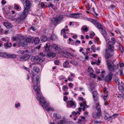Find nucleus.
<instances>
[{"mask_svg": "<svg viewBox=\"0 0 124 124\" xmlns=\"http://www.w3.org/2000/svg\"><path fill=\"white\" fill-rule=\"evenodd\" d=\"M24 51H23L20 50L18 51V53L23 54L24 53Z\"/></svg>", "mask_w": 124, "mask_h": 124, "instance_id": "58", "label": "nucleus"}, {"mask_svg": "<svg viewBox=\"0 0 124 124\" xmlns=\"http://www.w3.org/2000/svg\"><path fill=\"white\" fill-rule=\"evenodd\" d=\"M112 73L110 72L108 74L105 78V80L107 82L110 81L112 79Z\"/></svg>", "mask_w": 124, "mask_h": 124, "instance_id": "12", "label": "nucleus"}, {"mask_svg": "<svg viewBox=\"0 0 124 124\" xmlns=\"http://www.w3.org/2000/svg\"><path fill=\"white\" fill-rule=\"evenodd\" d=\"M43 50L44 51L46 52H48L50 51L49 46L48 45V43L46 44V45L43 48Z\"/></svg>", "mask_w": 124, "mask_h": 124, "instance_id": "17", "label": "nucleus"}, {"mask_svg": "<svg viewBox=\"0 0 124 124\" xmlns=\"http://www.w3.org/2000/svg\"><path fill=\"white\" fill-rule=\"evenodd\" d=\"M40 78V77L39 76L36 77V79L37 81L36 85L34 86L33 88L36 92L37 96L36 98L37 100L39 101V104L42 105L43 108H46V110L49 111L52 109L51 107H49V104L45 101L44 98L42 96L40 92V88L39 86Z\"/></svg>", "mask_w": 124, "mask_h": 124, "instance_id": "1", "label": "nucleus"}, {"mask_svg": "<svg viewBox=\"0 0 124 124\" xmlns=\"http://www.w3.org/2000/svg\"><path fill=\"white\" fill-rule=\"evenodd\" d=\"M81 14L80 13L76 14H71L70 15V16L71 17L77 18H79V15H81Z\"/></svg>", "mask_w": 124, "mask_h": 124, "instance_id": "13", "label": "nucleus"}, {"mask_svg": "<svg viewBox=\"0 0 124 124\" xmlns=\"http://www.w3.org/2000/svg\"><path fill=\"white\" fill-rule=\"evenodd\" d=\"M31 41V39L30 38H27L25 41V42H26L27 43H28L30 42Z\"/></svg>", "mask_w": 124, "mask_h": 124, "instance_id": "40", "label": "nucleus"}, {"mask_svg": "<svg viewBox=\"0 0 124 124\" xmlns=\"http://www.w3.org/2000/svg\"><path fill=\"white\" fill-rule=\"evenodd\" d=\"M119 48L120 51L122 52L123 53L124 50L122 46L120 43L119 44Z\"/></svg>", "mask_w": 124, "mask_h": 124, "instance_id": "31", "label": "nucleus"}, {"mask_svg": "<svg viewBox=\"0 0 124 124\" xmlns=\"http://www.w3.org/2000/svg\"><path fill=\"white\" fill-rule=\"evenodd\" d=\"M73 86V85L71 83H70L69 84V86L70 87H71Z\"/></svg>", "mask_w": 124, "mask_h": 124, "instance_id": "60", "label": "nucleus"}, {"mask_svg": "<svg viewBox=\"0 0 124 124\" xmlns=\"http://www.w3.org/2000/svg\"><path fill=\"white\" fill-rule=\"evenodd\" d=\"M54 6V5L52 3H51L50 2L49 3V4L48 5V7L51 6L52 8H53V7Z\"/></svg>", "mask_w": 124, "mask_h": 124, "instance_id": "51", "label": "nucleus"}, {"mask_svg": "<svg viewBox=\"0 0 124 124\" xmlns=\"http://www.w3.org/2000/svg\"><path fill=\"white\" fill-rule=\"evenodd\" d=\"M54 63L56 65H58L60 63L59 61V60H56L55 61Z\"/></svg>", "mask_w": 124, "mask_h": 124, "instance_id": "42", "label": "nucleus"}, {"mask_svg": "<svg viewBox=\"0 0 124 124\" xmlns=\"http://www.w3.org/2000/svg\"><path fill=\"white\" fill-rule=\"evenodd\" d=\"M82 121L81 119H80L79 120V121L76 124H85L84 123H82Z\"/></svg>", "mask_w": 124, "mask_h": 124, "instance_id": "47", "label": "nucleus"}, {"mask_svg": "<svg viewBox=\"0 0 124 124\" xmlns=\"http://www.w3.org/2000/svg\"><path fill=\"white\" fill-rule=\"evenodd\" d=\"M54 117L56 119H59L61 118V116L59 114L56 113H54Z\"/></svg>", "mask_w": 124, "mask_h": 124, "instance_id": "21", "label": "nucleus"}, {"mask_svg": "<svg viewBox=\"0 0 124 124\" xmlns=\"http://www.w3.org/2000/svg\"><path fill=\"white\" fill-rule=\"evenodd\" d=\"M30 57V55L27 54H25L23 55L20 58V59L22 61L26 60L29 58Z\"/></svg>", "mask_w": 124, "mask_h": 124, "instance_id": "10", "label": "nucleus"}, {"mask_svg": "<svg viewBox=\"0 0 124 124\" xmlns=\"http://www.w3.org/2000/svg\"><path fill=\"white\" fill-rule=\"evenodd\" d=\"M47 55L49 57H54L55 56L56 54L54 53L51 52L48 53Z\"/></svg>", "mask_w": 124, "mask_h": 124, "instance_id": "27", "label": "nucleus"}, {"mask_svg": "<svg viewBox=\"0 0 124 124\" xmlns=\"http://www.w3.org/2000/svg\"><path fill=\"white\" fill-rule=\"evenodd\" d=\"M40 57L41 58H42L43 59H44L43 57H44L45 56V55L44 54L42 53H40L39 54Z\"/></svg>", "mask_w": 124, "mask_h": 124, "instance_id": "37", "label": "nucleus"}, {"mask_svg": "<svg viewBox=\"0 0 124 124\" xmlns=\"http://www.w3.org/2000/svg\"><path fill=\"white\" fill-rule=\"evenodd\" d=\"M120 66L121 67L124 66V63H122L120 64Z\"/></svg>", "mask_w": 124, "mask_h": 124, "instance_id": "64", "label": "nucleus"}, {"mask_svg": "<svg viewBox=\"0 0 124 124\" xmlns=\"http://www.w3.org/2000/svg\"><path fill=\"white\" fill-rule=\"evenodd\" d=\"M70 63L73 65L76 66L78 65V63L76 62L73 60H71L70 61Z\"/></svg>", "mask_w": 124, "mask_h": 124, "instance_id": "30", "label": "nucleus"}, {"mask_svg": "<svg viewBox=\"0 0 124 124\" xmlns=\"http://www.w3.org/2000/svg\"><path fill=\"white\" fill-rule=\"evenodd\" d=\"M82 28V30L84 32H87L88 31V28L87 27L85 26H83Z\"/></svg>", "mask_w": 124, "mask_h": 124, "instance_id": "34", "label": "nucleus"}, {"mask_svg": "<svg viewBox=\"0 0 124 124\" xmlns=\"http://www.w3.org/2000/svg\"><path fill=\"white\" fill-rule=\"evenodd\" d=\"M102 122L101 121H98L96 120L94 121V123L95 124H100Z\"/></svg>", "mask_w": 124, "mask_h": 124, "instance_id": "46", "label": "nucleus"}, {"mask_svg": "<svg viewBox=\"0 0 124 124\" xmlns=\"http://www.w3.org/2000/svg\"><path fill=\"white\" fill-rule=\"evenodd\" d=\"M14 8L16 9H19V7L16 5H15L14 6Z\"/></svg>", "mask_w": 124, "mask_h": 124, "instance_id": "53", "label": "nucleus"}, {"mask_svg": "<svg viewBox=\"0 0 124 124\" xmlns=\"http://www.w3.org/2000/svg\"><path fill=\"white\" fill-rule=\"evenodd\" d=\"M12 43H9L8 42L4 44V46L6 49L11 47V46Z\"/></svg>", "mask_w": 124, "mask_h": 124, "instance_id": "23", "label": "nucleus"}, {"mask_svg": "<svg viewBox=\"0 0 124 124\" xmlns=\"http://www.w3.org/2000/svg\"><path fill=\"white\" fill-rule=\"evenodd\" d=\"M103 91L105 93H108V92L107 91L106 88L105 87H104L103 89Z\"/></svg>", "mask_w": 124, "mask_h": 124, "instance_id": "56", "label": "nucleus"}, {"mask_svg": "<svg viewBox=\"0 0 124 124\" xmlns=\"http://www.w3.org/2000/svg\"><path fill=\"white\" fill-rule=\"evenodd\" d=\"M8 23L4 22V25L7 28H9V26H8Z\"/></svg>", "mask_w": 124, "mask_h": 124, "instance_id": "48", "label": "nucleus"}, {"mask_svg": "<svg viewBox=\"0 0 124 124\" xmlns=\"http://www.w3.org/2000/svg\"><path fill=\"white\" fill-rule=\"evenodd\" d=\"M66 31V30L65 29H63L61 30V34H62V33H65V31Z\"/></svg>", "mask_w": 124, "mask_h": 124, "instance_id": "50", "label": "nucleus"}, {"mask_svg": "<svg viewBox=\"0 0 124 124\" xmlns=\"http://www.w3.org/2000/svg\"><path fill=\"white\" fill-rule=\"evenodd\" d=\"M17 35V38L18 40L23 39H24V37L21 35L18 34Z\"/></svg>", "mask_w": 124, "mask_h": 124, "instance_id": "29", "label": "nucleus"}, {"mask_svg": "<svg viewBox=\"0 0 124 124\" xmlns=\"http://www.w3.org/2000/svg\"><path fill=\"white\" fill-rule=\"evenodd\" d=\"M112 41H109L108 44V48L106 49L105 54V57L106 58H109L113 56L114 54V45L115 43L114 38L111 39Z\"/></svg>", "mask_w": 124, "mask_h": 124, "instance_id": "2", "label": "nucleus"}, {"mask_svg": "<svg viewBox=\"0 0 124 124\" xmlns=\"http://www.w3.org/2000/svg\"><path fill=\"white\" fill-rule=\"evenodd\" d=\"M41 7L43 8V7L45 6V4L43 2H42L40 3V4Z\"/></svg>", "mask_w": 124, "mask_h": 124, "instance_id": "55", "label": "nucleus"}, {"mask_svg": "<svg viewBox=\"0 0 124 124\" xmlns=\"http://www.w3.org/2000/svg\"><path fill=\"white\" fill-rule=\"evenodd\" d=\"M20 105V104L19 103H18V104H15V107H16L17 108Z\"/></svg>", "mask_w": 124, "mask_h": 124, "instance_id": "61", "label": "nucleus"}, {"mask_svg": "<svg viewBox=\"0 0 124 124\" xmlns=\"http://www.w3.org/2000/svg\"><path fill=\"white\" fill-rule=\"evenodd\" d=\"M96 26L97 28L101 30L102 29V25L99 23H96Z\"/></svg>", "mask_w": 124, "mask_h": 124, "instance_id": "24", "label": "nucleus"}, {"mask_svg": "<svg viewBox=\"0 0 124 124\" xmlns=\"http://www.w3.org/2000/svg\"><path fill=\"white\" fill-rule=\"evenodd\" d=\"M69 63L67 61H66L63 63V66L65 68H67L69 65Z\"/></svg>", "mask_w": 124, "mask_h": 124, "instance_id": "35", "label": "nucleus"}, {"mask_svg": "<svg viewBox=\"0 0 124 124\" xmlns=\"http://www.w3.org/2000/svg\"><path fill=\"white\" fill-rule=\"evenodd\" d=\"M52 47L56 50H59L60 49L59 47L55 44H53L51 46Z\"/></svg>", "mask_w": 124, "mask_h": 124, "instance_id": "25", "label": "nucleus"}, {"mask_svg": "<svg viewBox=\"0 0 124 124\" xmlns=\"http://www.w3.org/2000/svg\"><path fill=\"white\" fill-rule=\"evenodd\" d=\"M99 106L97 105V107H96V109L97 110V112H94L92 114L93 116L95 118L98 119L100 118V117L101 115V110Z\"/></svg>", "mask_w": 124, "mask_h": 124, "instance_id": "4", "label": "nucleus"}, {"mask_svg": "<svg viewBox=\"0 0 124 124\" xmlns=\"http://www.w3.org/2000/svg\"><path fill=\"white\" fill-rule=\"evenodd\" d=\"M97 23V22H96V21L95 20H94L93 21V22L92 23L94 24V25H95V26H96V23Z\"/></svg>", "mask_w": 124, "mask_h": 124, "instance_id": "63", "label": "nucleus"}, {"mask_svg": "<svg viewBox=\"0 0 124 124\" xmlns=\"http://www.w3.org/2000/svg\"><path fill=\"white\" fill-rule=\"evenodd\" d=\"M24 7V9L23 13V17L24 18H25L27 16L28 12L30 8L27 7Z\"/></svg>", "mask_w": 124, "mask_h": 124, "instance_id": "8", "label": "nucleus"}, {"mask_svg": "<svg viewBox=\"0 0 124 124\" xmlns=\"http://www.w3.org/2000/svg\"><path fill=\"white\" fill-rule=\"evenodd\" d=\"M39 39L38 38H36L34 39V43L36 45L38 44L39 42Z\"/></svg>", "mask_w": 124, "mask_h": 124, "instance_id": "28", "label": "nucleus"}, {"mask_svg": "<svg viewBox=\"0 0 124 124\" xmlns=\"http://www.w3.org/2000/svg\"><path fill=\"white\" fill-rule=\"evenodd\" d=\"M91 49L93 52H96L95 50V46L94 45L92 46H91Z\"/></svg>", "mask_w": 124, "mask_h": 124, "instance_id": "41", "label": "nucleus"}, {"mask_svg": "<svg viewBox=\"0 0 124 124\" xmlns=\"http://www.w3.org/2000/svg\"><path fill=\"white\" fill-rule=\"evenodd\" d=\"M101 30V33L103 35L105 38L106 41L108 40L109 39V38L107 37V34L106 31L103 28Z\"/></svg>", "mask_w": 124, "mask_h": 124, "instance_id": "11", "label": "nucleus"}, {"mask_svg": "<svg viewBox=\"0 0 124 124\" xmlns=\"http://www.w3.org/2000/svg\"><path fill=\"white\" fill-rule=\"evenodd\" d=\"M93 98L95 101H97L98 99V94L97 93L96 91H94L93 92Z\"/></svg>", "mask_w": 124, "mask_h": 124, "instance_id": "14", "label": "nucleus"}, {"mask_svg": "<svg viewBox=\"0 0 124 124\" xmlns=\"http://www.w3.org/2000/svg\"><path fill=\"white\" fill-rule=\"evenodd\" d=\"M118 115V114H115L113 115L112 116H111V118H112L114 116H117Z\"/></svg>", "mask_w": 124, "mask_h": 124, "instance_id": "59", "label": "nucleus"}, {"mask_svg": "<svg viewBox=\"0 0 124 124\" xmlns=\"http://www.w3.org/2000/svg\"><path fill=\"white\" fill-rule=\"evenodd\" d=\"M80 105L81 107L83 106L84 107L82 109L83 111H84L85 110V108H87L88 107L86 102H83L82 103H80Z\"/></svg>", "mask_w": 124, "mask_h": 124, "instance_id": "16", "label": "nucleus"}, {"mask_svg": "<svg viewBox=\"0 0 124 124\" xmlns=\"http://www.w3.org/2000/svg\"><path fill=\"white\" fill-rule=\"evenodd\" d=\"M18 44L20 46L22 47H26L27 45V43L26 42H25V41L23 42H19L18 43Z\"/></svg>", "mask_w": 124, "mask_h": 124, "instance_id": "19", "label": "nucleus"}, {"mask_svg": "<svg viewBox=\"0 0 124 124\" xmlns=\"http://www.w3.org/2000/svg\"><path fill=\"white\" fill-rule=\"evenodd\" d=\"M31 60L32 62L37 61V62H42L44 61V59H43L41 58L38 55L33 56L31 57Z\"/></svg>", "mask_w": 124, "mask_h": 124, "instance_id": "5", "label": "nucleus"}, {"mask_svg": "<svg viewBox=\"0 0 124 124\" xmlns=\"http://www.w3.org/2000/svg\"><path fill=\"white\" fill-rule=\"evenodd\" d=\"M60 79L61 80L65 79V77H64L63 76H62L60 77Z\"/></svg>", "mask_w": 124, "mask_h": 124, "instance_id": "57", "label": "nucleus"}, {"mask_svg": "<svg viewBox=\"0 0 124 124\" xmlns=\"http://www.w3.org/2000/svg\"><path fill=\"white\" fill-rule=\"evenodd\" d=\"M57 123L58 124H65L66 123V119L64 117L62 120L58 121Z\"/></svg>", "mask_w": 124, "mask_h": 124, "instance_id": "18", "label": "nucleus"}, {"mask_svg": "<svg viewBox=\"0 0 124 124\" xmlns=\"http://www.w3.org/2000/svg\"><path fill=\"white\" fill-rule=\"evenodd\" d=\"M124 94H118V95L117 96V97L118 98H120V97H124Z\"/></svg>", "mask_w": 124, "mask_h": 124, "instance_id": "43", "label": "nucleus"}, {"mask_svg": "<svg viewBox=\"0 0 124 124\" xmlns=\"http://www.w3.org/2000/svg\"><path fill=\"white\" fill-rule=\"evenodd\" d=\"M88 71L90 73V74L93 73V70L92 68L90 67H89L88 69Z\"/></svg>", "mask_w": 124, "mask_h": 124, "instance_id": "36", "label": "nucleus"}, {"mask_svg": "<svg viewBox=\"0 0 124 124\" xmlns=\"http://www.w3.org/2000/svg\"><path fill=\"white\" fill-rule=\"evenodd\" d=\"M68 105H69L70 107L73 108H75L76 107V104L74 101H69L67 102V106L68 107Z\"/></svg>", "mask_w": 124, "mask_h": 124, "instance_id": "9", "label": "nucleus"}, {"mask_svg": "<svg viewBox=\"0 0 124 124\" xmlns=\"http://www.w3.org/2000/svg\"><path fill=\"white\" fill-rule=\"evenodd\" d=\"M62 54L65 57L69 59H71L73 56V53H70L68 52L63 51L62 52Z\"/></svg>", "mask_w": 124, "mask_h": 124, "instance_id": "6", "label": "nucleus"}, {"mask_svg": "<svg viewBox=\"0 0 124 124\" xmlns=\"http://www.w3.org/2000/svg\"><path fill=\"white\" fill-rule=\"evenodd\" d=\"M78 113V115H79L80 114V113L78 111H77L76 112H73L72 113V114L74 115H76Z\"/></svg>", "mask_w": 124, "mask_h": 124, "instance_id": "45", "label": "nucleus"}, {"mask_svg": "<svg viewBox=\"0 0 124 124\" xmlns=\"http://www.w3.org/2000/svg\"><path fill=\"white\" fill-rule=\"evenodd\" d=\"M42 44H40V45L37 46L36 47V48L37 49H39L41 47V45Z\"/></svg>", "mask_w": 124, "mask_h": 124, "instance_id": "52", "label": "nucleus"}, {"mask_svg": "<svg viewBox=\"0 0 124 124\" xmlns=\"http://www.w3.org/2000/svg\"><path fill=\"white\" fill-rule=\"evenodd\" d=\"M68 89V87L67 86L64 85L62 87V90L63 91L67 90Z\"/></svg>", "mask_w": 124, "mask_h": 124, "instance_id": "39", "label": "nucleus"}, {"mask_svg": "<svg viewBox=\"0 0 124 124\" xmlns=\"http://www.w3.org/2000/svg\"><path fill=\"white\" fill-rule=\"evenodd\" d=\"M31 3L30 0H25V6L26 7L30 8Z\"/></svg>", "mask_w": 124, "mask_h": 124, "instance_id": "15", "label": "nucleus"}, {"mask_svg": "<svg viewBox=\"0 0 124 124\" xmlns=\"http://www.w3.org/2000/svg\"><path fill=\"white\" fill-rule=\"evenodd\" d=\"M110 7L112 9H114L115 8V6L113 5H111Z\"/></svg>", "mask_w": 124, "mask_h": 124, "instance_id": "62", "label": "nucleus"}, {"mask_svg": "<svg viewBox=\"0 0 124 124\" xmlns=\"http://www.w3.org/2000/svg\"><path fill=\"white\" fill-rule=\"evenodd\" d=\"M62 19V17L61 16H59L57 17L54 20H51L52 22L54 23H59L61 21Z\"/></svg>", "mask_w": 124, "mask_h": 124, "instance_id": "7", "label": "nucleus"}, {"mask_svg": "<svg viewBox=\"0 0 124 124\" xmlns=\"http://www.w3.org/2000/svg\"><path fill=\"white\" fill-rule=\"evenodd\" d=\"M34 70L36 72L38 73L39 71V67L37 66H35L33 68Z\"/></svg>", "mask_w": 124, "mask_h": 124, "instance_id": "33", "label": "nucleus"}, {"mask_svg": "<svg viewBox=\"0 0 124 124\" xmlns=\"http://www.w3.org/2000/svg\"><path fill=\"white\" fill-rule=\"evenodd\" d=\"M107 59L108 58H106ZM107 62L106 64L107 65L108 68L109 70L110 71H112L114 70H116L119 67L118 65H114L113 63H111L108 61V60H106Z\"/></svg>", "mask_w": 124, "mask_h": 124, "instance_id": "3", "label": "nucleus"}, {"mask_svg": "<svg viewBox=\"0 0 124 124\" xmlns=\"http://www.w3.org/2000/svg\"><path fill=\"white\" fill-rule=\"evenodd\" d=\"M40 39L43 42L46 41L47 39L46 36L44 35L41 36L40 38Z\"/></svg>", "mask_w": 124, "mask_h": 124, "instance_id": "22", "label": "nucleus"}, {"mask_svg": "<svg viewBox=\"0 0 124 124\" xmlns=\"http://www.w3.org/2000/svg\"><path fill=\"white\" fill-rule=\"evenodd\" d=\"M68 98L66 96H64V97L63 100L64 101H66L67 100Z\"/></svg>", "mask_w": 124, "mask_h": 124, "instance_id": "54", "label": "nucleus"}, {"mask_svg": "<svg viewBox=\"0 0 124 124\" xmlns=\"http://www.w3.org/2000/svg\"><path fill=\"white\" fill-rule=\"evenodd\" d=\"M111 118V116H109L108 113H106L104 117V119L105 120L109 121L110 120Z\"/></svg>", "mask_w": 124, "mask_h": 124, "instance_id": "20", "label": "nucleus"}, {"mask_svg": "<svg viewBox=\"0 0 124 124\" xmlns=\"http://www.w3.org/2000/svg\"><path fill=\"white\" fill-rule=\"evenodd\" d=\"M8 54L7 53H0V56L4 57H8Z\"/></svg>", "mask_w": 124, "mask_h": 124, "instance_id": "26", "label": "nucleus"}, {"mask_svg": "<svg viewBox=\"0 0 124 124\" xmlns=\"http://www.w3.org/2000/svg\"><path fill=\"white\" fill-rule=\"evenodd\" d=\"M6 3V1L5 0H2L1 1V4L4 5Z\"/></svg>", "mask_w": 124, "mask_h": 124, "instance_id": "49", "label": "nucleus"}, {"mask_svg": "<svg viewBox=\"0 0 124 124\" xmlns=\"http://www.w3.org/2000/svg\"><path fill=\"white\" fill-rule=\"evenodd\" d=\"M8 57L10 58H16V55L15 54H8Z\"/></svg>", "mask_w": 124, "mask_h": 124, "instance_id": "32", "label": "nucleus"}, {"mask_svg": "<svg viewBox=\"0 0 124 124\" xmlns=\"http://www.w3.org/2000/svg\"><path fill=\"white\" fill-rule=\"evenodd\" d=\"M90 75L91 77H92L93 78H95V74H94L93 73L90 74Z\"/></svg>", "mask_w": 124, "mask_h": 124, "instance_id": "44", "label": "nucleus"}, {"mask_svg": "<svg viewBox=\"0 0 124 124\" xmlns=\"http://www.w3.org/2000/svg\"><path fill=\"white\" fill-rule=\"evenodd\" d=\"M115 81L116 84L118 85H119V78L117 77H116L115 78Z\"/></svg>", "mask_w": 124, "mask_h": 124, "instance_id": "38", "label": "nucleus"}]
</instances>
